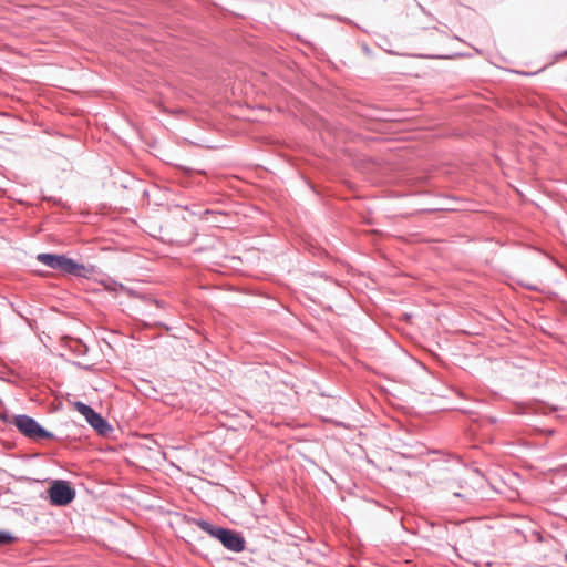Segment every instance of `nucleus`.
<instances>
[{"label": "nucleus", "instance_id": "423d86ee", "mask_svg": "<svg viewBox=\"0 0 567 567\" xmlns=\"http://www.w3.org/2000/svg\"><path fill=\"white\" fill-rule=\"evenodd\" d=\"M103 286L107 291H116L117 289L126 291L127 288L113 279H107L103 281Z\"/></svg>", "mask_w": 567, "mask_h": 567}, {"label": "nucleus", "instance_id": "2eb2a0df", "mask_svg": "<svg viewBox=\"0 0 567 567\" xmlns=\"http://www.w3.org/2000/svg\"><path fill=\"white\" fill-rule=\"evenodd\" d=\"M453 496H454V497H458V498H463V495H462V494H460V493H454V494H453Z\"/></svg>", "mask_w": 567, "mask_h": 567}, {"label": "nucleus", "instance_id": "f8f14e48", "mask_svg": "<svg viewBox=\"0 0 567 567\" xmlns=\"http://www.w3.org/2000/svg\"><path fill=\"white\" fill-rule=\"evenodd\" d=\"M520 285H522L523 287H525L526 289H528V290H532V291H536V290H537V287H536V286H534V285H530V284H523V282H520Z\"/></svg>", "mask_w": 567, "mask_h": 567}, {"label": "nucleus", "instance_id": "0eeeda50", "mask_svg": "<svg viewBox=\"0 0 567 567\" xmlns=\"http://www.w3.org/2000/svg\"><path fill=\"white\" fill-rule=\"evenodd\" d=\"M17 537L9 530H0V546L14 543Z\"/></svg>", "mask_w": 567, "mask_h": 567}, {"label": "nucleus", "instance_id": "9d476101", "mask_svg": "<svg viewBox=\"0 0 567 567\" xmlns=\"http://www.w3.org/2000/svg\"><path fill=\"white\" fill-rule=\"evenodd\" d=\"M563 58H567V50H563V51L555 53L554 61H558Z\"/></svg>", "mask_w": 567, "mask_h": 567}, {"label": "nucleus", "instance_id": "39448f33", "mask_svg": "<svg viewBox=\"0 0 567 567\" xmlns=\"http://www.w3.org/2000/svg\"><path fill=\"white\" fill-rule=\"evenodd\" d=\"M73 408L84 416L85 421L99 435L106 437L114 431L110 422L91 405L82 401H75Z\"/></svg>", "mask_w": 567, "mask_h": 567}, {"label": "nucleus", "instance_id": "f257e3e1", "mask_svg": "<svg viewBox=\"0 0 567 567\" xmlns=\"http://www.w3.org/2000/svg\"><path fill=\"white\" fill-rule=\"evenodd\" d=\"M185 522L190 525H196L233 553H241L246 548V539L240 532L217 526L206 519L189 517L187 515H185Z\"/></svg>", "mask_w": 567, "mask_h": 567}, {"label": "nucleus", "instance_id": "7ed1b4c3", "mask_svg": "<svg viewBox=\"0 0 567 567\" xmlns=\"http://www.w3.org/2000/svg\"><path fill=\"white\" fill-rule=\"evenodd\" d=\"M13 425L27 439L40 442L44 440H54L55 434L44 429L34 417L27 414H14Z\"/></svg>", "mask_w": 567, "mask_h": 567}, {"label": "nucleus", "instance_id": "ddd939ff", "mask_svg": "<svg viewBox=\"0 0 567 567\" xmlns=\"http://www.w3.org/2000/svg\"><path fill=\"white\" fill-rule=\"evenodd\" d=\"M488 421L492 423V424H495L497 422V419L494 417V416H489L488 417Z\"/></svg>", "mask_w": 567, "mask_h": 567}, {"label": "nucleus", "instance_id": "20e7f679", "mask_svg": "<svg viewBox=\"0 0 567 567\" xmlns=\"http://www.w3.org/2000/svg\"><path fill=\"white\" fill-rule=\"evenodd\" d=\"M47 499L52 506L64 507L70 505L76 496V491L69 481L53 480L47 489Z\"/></svg>", "mask_w": 567, "mask_h": 567}, {"label": "nucleus", "instance_id": "9b49d317", "mask_svg": "<svg viewBox=\"0 0 567 567\" xmlns=\"http://www.w3.org/2000/svg\"><path fill=\"white\" fill-rule=\"evenodd\" d=\"M48 200L52 202L53 205H55V206H62V199L61 198L49 197Z\"/></svg>", "mask_w": 567, "mask_h": 567}, {"label": "nucleus", "instance_id": "4468645a", "mask_svg": "<svg viewBox=\"0 0 567 567\" xmlns=\"http://www.w3.org/2000/svg\"><path fill=\"white\" fill-rule=\"evenodd\" d=\"M76 365H78V367H80V368H84L85 370H90V369H91V367H90V365L82 367V365H81V364H79V363H76Z\"/></svg>", "mask_w": 567, "mask_h": 567}, {"label": "nucleus", "instance_id": "1a4fd4ad", "mask_svg": "<svg viewBox=\"0 0 567 567\" xmlns=\"http://www.w3.org/2000/svg\"><path fill=\"white\" fill-rule=\"evenodd\" d=\"M13 415H10V413L7 410L0 411V420L7 424H13L12 422Z\"/></svg>", "mask_w": 567, "mask_h": 567}, {"label": "nucleus", "instance_id": "f03ea898", "mask_svg": "<svg viewBox=\"0 0 567 567\" xmlns=\"http://www.w3.org/2000/svg\"><path fill=\"white\" fill-rule=\"evenodd\" d=\"M35 259L50 269L60 271L64 276L87 279L94 270L93 266L78 262L64 254L41 252L37 255Z\"/></svg>", "mask_w": 567, "mask_h": 567}, {"label": "nucleus", "instance_id": "6e6552de", "mask_svg": "<svg viewBox=\"0 0 567 567\" xmlns=\"http://www.w3.org/2000/svg\"><path fill=\"white\" fill-rule=\"evenodd\" d=\"M72 350L78 355H85L89 351L87 347L82 342H76L75 347L72 348Z\"/></svg>", "mask_w": 567, "mask_h": 567}]
</instances>
